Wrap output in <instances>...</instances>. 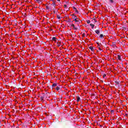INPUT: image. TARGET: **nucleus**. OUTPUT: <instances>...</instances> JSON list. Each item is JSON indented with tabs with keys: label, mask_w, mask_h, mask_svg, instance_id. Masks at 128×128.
I'll return each instance as SVG.
<instances>
[{
	"label": "nucleus",
	"mask_w": 128,
	"mask_h": 128,
	"mask_svg": "<svg viewBox=\"0 0 128 128\" xmlns=\"http://www.w3.org/2000/svg\"><path fill=\"white\" fill-rule=\"evenodd\" d=\"M118 60H122V56H120L118 55Z\"/></svg>",
	"instance_id": "9d476101"
},
{
	"label": "nucleus",
	"mask_w": 128,
	"mask_h": 128,
	"mask_svg": "<svg viewBox=\"0 0 128 128\" xmlns=\"http://www.w3.org/2000/svg\"><path fill=\"white\" fill-rule=\"evenodd\" d=\"M126 116H128V114H126Z\"/></svg>",
	"instance_id": "72a5a7b5"
},
{
	"label": "nucleus",
	"mask_w": 128,
	"mask_h": 128,
	"mask_svg": "<svg viewBox=\"0 0 128 128\" xmlns=\"http://www.w3.org/2000/svg\"><path fill=\"white\" fill-rule=\"evenodd\" d=\"M36 2H38V4H42V1L40 0H36Z\"/></svg>",
	"instance_id": "9b49d317"
},
{
	"label": "nucleus",
	"mask_w": 128,
	"mask_h": 128,
	"mask_svg": "<svg viewBox=\"0 0 128 128\" xmlns=\"http://www.w3.org/2000/svg\"><path fill=\"white\" fill-rule=\"evenodd\" d=\"M64 8H68V6H66V4L64 5Z\"/></svg>",
	"instance_id": "393cba45"
},
{
	"label": "nucleus",
	"mask_w": 128,
	"mask_h": 128,
	"mask_svg": "<svg viewBox=\"0 0 128 128\" xmlns=\"http://www.w3.org/2000/svg\"><path fill=\"white\" fill-rule=\"evenodd\" d=\"M44 98H46V94H43V96H41L40 97V98L41 100H44Z\"/></svg>",
	"instance_id": "f03ea898"
},
{
	"label": "nucleus",
	"mask_w": 128,
	"mask_h": 128,
	"mask_svg": "<svg viewBox=\"0 0 128 128\" xmlns=\"http://www.w3.org/2000/svg\"><path fill=\"white\" fill-rule=\"evenodd\" d=\"M86 36V34L84 33L82 34V37L84 38V36Z\"/></svg>",
	"instance_id": "bb28decb"
},
{
	"label": "nucleus",
	"mask_w": 128,
	"mask_h": 128,
	"mask_svg": "<svg viewBox=\"0 0 128 128\" xmlns=\"http://www.w3.org/2000/svg\"><path fill=\"white\" fill-rule=\"evenodd\" d=\"M109 2H110V4H114V0H109Z\"/></svg>",
	"instance_id": "f8f14e48"
},
{
	"label": "nucleus",
	"mask_w": 128,
	"mask_h": 128,
	"mask_svg": "<svg viewBox=\"0 0 128 128\" xmlns=\"http://www.w3.org/2000/svg\"><path fill=\"white\" fill-rule=\"evenodd\" d=\"M111 46H112V48H116V42H112Z\"/></svg>",
	"instance_id": "7ed1b4c3"
},
{
	"label": "nucleus",
	"mask_w": 128,
	"mask_h": 128,
	"mask_svg": "<svg viewBox=\"0 0 128 128\" xmlns=\"http://www.w3.org/2000/svg\"><path fill=\"white\" fill-rule=\"evenodd\" d=\"M54 14H56V11L54 10Z\"/></svg>",
	"instance_id": "7c9ffc66"
},
{
	"label": "nucleus",
	"mask_w": 128,
	"mask_h": 128,
	"mask_svg": "<svg viewBox=\"0 0 128 128\" xmlns=\"http://www.w3.org/2000/svg\"><path fill=\"white\" fill-rule=\"evenodd\" d=\"M106 76V74H104V75H103L104 78L105 76Z\"/></svg>",
	"instance_id": "a878e982"
},
{
	"label": "nucleus",
	"mask_w": 128,
	"mask_h": 128,
	"mask_svg": "<svg viewBox=\"0 0 128 128\" xmlns=\"http://www.w3.org/2000/svg\"><path fill=\"white\" fill-rule=\"evenodd\" d=\"M114 112V110H111V112Z\"/></svg>",
	"instance_id": "c756f323"
},
{
	"label": "nucleus",
	"mask_w": 128,
	"mask_h": 128,
	"mask_svg": "<svg viewBox=\"0 0 128 128\" xmlns=\"http://www.w3.org/2000/svg\"><path fill=\"white\" fill-rule=\"evenodd\" d=\"M52 4L54 6V8H55L54 6H56V3L54 2H53Z\"/></svg>",
	"instance_id": "5701e85b"
},
{
	"label": "nucleus",
	"mask_w": 128,
	"mask_h": 128,
	"mask_svg": "<svg viewBox=\"0 0 128 128\" xmlns=\"http://www.w3.org/2000/svg\"><path fill=\"white\" fill-rule=\"evenodd\" d=\"M97 44H98V46H100V44H100V42H96Z\"/></svg>",
	"instance_id": "b1692460"
},
{
	"label": "nucleus",
	"mask_w": 128,
	"mask_h": 128,
	"mask_svg": "<svg viewBox=\"0 0 128 128\" xmlns=\"http://www.w3.org/2000/svg\"><path fill=\"white\" fill-rule=\"evenodd\" d=\"M89 48L92 50V52H94V48L92 46H89Z\"/></svg>",
	"instance_id": "20e7f679"
},
{
	"label": "nucleus",
	"mask_w": 128,
	"mask_h": 128,
	"mask_svg": "<svg viewBox=\"0 0 128 128\" xmlns=\"http://www.w3.org/2000/svg\"><path fill=\"white\" fill-rule=\"evenodd\" d=\"M80 100V96L77 97V102H78Z\"/></svg>",
	"instance_id": "4468645a"
},
{
	"label": "nucleus",
	"mask_w": 128,
	"mask_h": 128,
	"mask_svg": "<svg viewBox=\"0 0 128 128\" xmlns=\"http://www.w3.org/2000/svg\"><path fill=\"white\" fill-rule=\"evenodd\" d=\"M115 84H120V82L118 81H115Z\"/></svg>",
	"instance_id": "f3484780"
},
{
	"label": "nucleus",
	"mask_w": 128,
	"mask_h": 128,
	"mask_svg": "<svg viewBox=\"0 0 128 128\" xmlns=\"http://www.w3.org/2000/svg\"><path fill=\"white\" fill-rule=\"evenodd\" d=\"M87 24H90V20H88L86 21Z\"/></svg>",
	"instance_id": "412c9836"
},
{
	"label": "nucleus",
	"mask_w": 128,
	"mask_h": 128,
	"mask_svg": "<svg viewBox=\"0 0 128 128\" xmlns=\"http://www.w3.org/2000/svg\"><path fill=\"white\" fill-rule=\"evenodd\" d=\"M95 32L96 34H100V31L99 30H95Z\"/></svg>",
	"instance_id": "39448f33"
},
{
	"label": "nucleus",
	"mask_w": 128,
	"mask_h": 128,
	"mask_svg": "<svg viewBox=\"0 0 128 128\" xmlns=\"http://www.w3.org/2000/svg\"><path fill=\"white\" fill-rule=\"evenodd\" d=\"M58 86V84L56 83H54L52 84V88H54V86Z\"/></svg>",
	"instance_id": "0eeeda50"
},
{
	"label": "nucleus",
	"mask_w": 128,
	"mask_h": 128,
	"mask_svg": "<svg viewBox=\"0 0 128 128\" xmlns=\"http://www.w3.org/2000/svg\"><path fill=\"white\" fill-rule=\"evenodd\" d=\"M24 14V16H26V14Z\"/></svg>",
	"instance_id": "473e14b6"
},
{
	"label": "nucleus",
	"mask_w": 128,
	"mask_h": 128,
	"mask_svg": "<svg viewBox=\"0 0 128 128\" xmlns=\"http://www.w3.org/2000/svg\"><path fill=\"white\" fill-rule=\"evenodd\" d=\"M58 0V2H60V0Z\"/></svg>",
	"instance_id": "2f4dec72"
},
{
	"label": "nucleus",
	"mask_w": 128,
	"mask_h": 128,
	"mask_svg": "<svg viewBox=\"0 0 128 128\" xmlns=\"http://www.w3.org/2000/svg\"><path fill=\"white\" fill-rule=\"evenodd\" d=\"M56 90H60V86H57Z\"/></svg>",
	"instance_id": "2eb2a0df"
},
{
	"label": "nucleus",
	"mask_w": 128,
	"mask_h": 128,
	"mask_svg": "<svg viewBox=\"0 0 128 128\" xmlns=\"http://www.w3.org/2000/svg\"><path fill=\"white\" fill-rule=\"evenodd\" d=\"M72 16H74H74H76V15L72 14Z\"/></svg>",
	"instance_id": "c85d7f7f"
},
{
	"label": "nucleus",
	"mask_w": 128,
	"mask_h": 128,
	"mask_svg": "<svg viewBox=\"0 0 128 128\" xmlns=\"http://www.w3.org/2000/svg\"><path fill=\"white\" fill-rule=\"evenodd\" d=\"M90 26H92V30H94V24H90Z\"/></svg>",
	"instance_id": "1a4fd4ad"
},
{
	"label": "nucleus",
	"mask_w": 128,
	"mask_h": 128,
	"mask_svg": "<svg viewBox=\"0 0 128 128\" xmlns=\"http://www.w3.org/2000/svg\"><path fill=\"white\" fill-rule=\"evenodd\" d=\"M73 18L74 19V22H80V19L76 18V16H74Z\"/></svg>",
	"instance_id": "f257e3e1"
},
{
	"label": "nucleus",
	"mask_w": 128,
	"mask_h": 128,
	"mask_svg": "<svg viewBox=\"0 0 128 128\" xmlns=\"http://www.w3.org/2000/svg\"><path fill=\"white\" fill-rule=\"evenodd\" d=\"M103 37H104V34H100V38H103Z\"/></svg>",
	"instance_id": "4be33fe9"
},
{
	"label": "nucleus",
	"mask_w": 128,
	"mask_h": 128,
	"mask_svg": "<svg viewBox=\"0 0 128 128\" xmlns=\"http://www.w3.org/2000/svg\"><path fill=\"white\" fill-rule=\"evenodd\" d=\"M52 40H56V37H53V38H52Z\"/></svg>",
	"instance_id": "a211bd4d"
},
{
	"label": "nucleus",
	"mask_w": 128,
	"mask_h": 128,
	"mask_svg": "<svg viewBox=\"0 0 128 128\" xmlns=\"http://www.w3.org/2000/svg\"><path fill=\"white\" fill-rule=\"evenodd\" d=\"M56 46H58V47L60 46H61L60 42H57Z\"/></svg>",
	"instance_id": "ddd939ff"
},
{
	"label": "nucleus",
	"mask_w": 128,
	"mask_h": 128,
	"mask_svg": "<svg viewBox=\"0 0 128 128\" xmlns=\"http://www.w3.org/2000/svg\"><path fill=\"white\" fill-rule=\"evenodd\" d=\"M46 10H50V6H46Z\"/></svg>",
	"instance_id": "aec40b11"
},
{
	"label": "nucleus",
	"mask_w": 128,
	"mask_h": 128,
	"mask_svg": "<svg viewBox=\"0 0 128 128\" xmlns=\"http://www.w3.org/2000/svg\"><path fill=\"white\" fill-rule=\"evenodd\" d=\"M57 18H58V20H60V15H57Z\"/></svg>",
	"instance_id": "dca6fc26"
},
{
	"label": "nucleus",
	"mask_w": 128,
	"mask_h": 128,
	"mask_svg": "<svg viewBox=\"0 0 128 128\" xmlns=\"http://www.w3.org/2000/svg\"><path fill=\"white\" fill-rule=\"evenodd\" d=\"M98 48L100 50H102V49L100 48V46H98Z\"/></svg>",
	"instance_id": "cd10ccee"
},
{
	"label": "nucleus",
	"mask_w": 128,
	"mask_h": 128,
	"mask_svg": "<svg viewBox=\"0 0 128 128\" xmlns=\"http://www.w3.org/2000/svg\"><path fill=\"white\" fill-rule=\"evenodd\" d=\"M92 20H94V22H98V21L96 20V18H92Z\"/></svg>",
	"instance_id": "6ab92c4d"
},
{
	"label": "nucleus",
	"mask_w": 128,
	"mask_h": 128,
	"mask_svg": "<svg viewBox=\"0 0 128 128\" xmlns=\"http://www.w3.org/2000/svg\"><path fill=\"white\" fill-rule=\"evenodd\" d=\"M74 10L76 12L78 13V10H76V8L74 6L73 7Z\"/></svg>",
	"instance_id": "6e6552de"
},
{
	"label": "nucleus",
	"mask_w": 128,
	"mask_h": 128,
	"mask_svg": "<svg viewBox=\"0 0 128 128\" xmlns=\"http://www.w3.org/2000/svg\"><path fill=\"white\" fill-rule=\"evenodd\" d=\"M71 26H72V28H74V30H78V28H76V26H74V24H72L71 25Z\"/></svg>",
	"instance_id": "423d86ee"
}]
</instances>
